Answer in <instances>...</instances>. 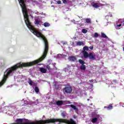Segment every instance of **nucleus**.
Here are the masks:
<instances>
[{"label": "nucleus", "instance_id": "obj_1", "mask_svg": "<svg viewBox=\"0 0 124 124\" xmlns=\"http://www.w3.org/2000/svg\"><path fill=\"white\" fill-rule=\"evenodd\" d=\"M35 64H37V61H33L32 62L22 63H19L7 69L4 73L2 81L0 82L1 87L6 82L9 77L13 75V72L15 71V70H17L18 68H20V67H30V66H33V65H35Z\"/></svg>", "mask_w": 124, "mask_h": 124}, {"label": "nucleus", "instance_id": "obj_2", "mask_svg": "<svg viewBox=\"0 0 124 124\" xmlns=\"http://www.w3.org/2000/svg\"><path fill=\"white\" fill-rule=\"evenodd\" d=\"M32 31L33 33L38 37H41L44 42L45 45L43 55L40 59L35 60V61H37V63H39V62H42V61L46 58V56H47V54H48V51H49V43L48 42V40H47V38H46V37L42 35L40 32L34 29H33Z\"/></svg>", "mask_w": 124, "mask_h": 124}, {"label": "nucleus", "instance_id": "obj_3", "mask_svg": "<svg viewBox=\"0 0 124 124\" xmlns=\"http://www.w3.org/2000/svg\"><path fill=\"white\" fill-rule=\"evenodd\" d=\"M31 1H33L32 0H23V3H20V4L24 15L25 23L28 28L31 27V22H30V18L29 17V14H28L26 3H30Z\"/></svg>", "mask_w": 124, "mask_h": 124}, {"label": "nucleus", "instance_id": "obj_4", "mask_svg": "<svg viewBox=\"0 0 124 124\" xmlns=\"http://www.w3.org/2000/svg\"><path fill=\"white\" fill-rule=\"evenodd\" d=\"M85 59H88L89 58L90 60H92L93 61H95V54H93V53H85V55L84 56Z\"/></svg>", "mask_w": 124, "mask_h": 124}, {"label": "nucleus", "instance_id": "obj_5", "mask_svg": "<svg viewBox=\"0 0 124 124\" xmlns=\"http://www.w3.org/2000/svg\"><path fill=\"white\" fill-rule=\"evenodd\" d=\"M63 92L66 93H72V87L70 86H65L63 89Z\"/></svg>", "mask_w": 124, "mask_h": 124}, {"label": "nucleus", "instance_id": "obj_6", "mask_svg": "<svg viewBox=\"0 0 124 124\" xmlns=\"http://www.w3.org/2000/svg\"><path fill=\"white\" fill-rule=\"evenodd\" d=\"M92 5L94 8H98V7H100V6H102L103 4L100 3L99 1L96 2L93 1L92 3Z\"/></svg>", "mask_w": 124, "mask_h": 124}, {"label": "nucleus", "instance_id": "obj_7", "mask_svg": "<svg viewBox=\"0 0 124 124\" xmlns=\"http://www.w3.org/2000/svg\"><path fill=\"white\" fill-rule=\"evenodd\" d=\"M68 60L70 61V62H75L76 61H77V58L76 57L74 56H69L68 58Z\"/></svg>", "mask_w": 124, "mask_h": 124}, {"label": "nucleus", "instance_id": "obj_8", "mask_svg": "<svg viewBox=\"0 0 124 124\" xmlns=\"http://www.w3.org/2000/svg\"><path fill=\"white\" fill-rule=\"evenodd\" d=\"M86 51H89V47L87 46H85L83 48V50H82V53L83 54V57H84V56H86V54H88V52H87Z\"/></svg>", "mask_w": 124, "mask_h": 124}, {"label": "nucleus", "instance_id": "obj_9", "mask_svg": "<svg viewBox=\"0 0 124 124\" xmlns=\"http://www.w3.org/2000/svg\"><path fill=\"white\" fill-rule=\"evenodd\" d=\"M104 108L107 109V110H112L113 109V104H110L108 107L105 106Z\"/></svg>", "mask_w": 124, "mask_h": 124}, {"label": "nucleus", "instance_id": "obj_10", "mask_svg": "<svg viewBox=\"0 0 124 124\" xmlns=\"http://www.w3.org/2000/svg\"><path fill=\"white\" fill-rule=\"evenodd\" d=\"M70 107H71V108H72L73 109H74V110H75L76 113H77L78 111H79V110L78 109V108L76 107L75 106L73 105H70Z\"/></svg>", "mask_w": 124, "mask_h": 124}, {"label": "nucleus", "instance_id": "obj_11", "mask_svg": "<svg viewBox=\"0 0 124 124\" xmlns=\"http://www.w3.org/2000/svg\"><path fill=\"white\" fill-rule=\"evenodd\" d=\"M63 104V101L62 100H58L56 101V105H58V106H61Z\"/></svg>", "mask_w": 124, "mask_h": 124}, {"label": "nucleus", "instance_id": "obj_12", "mask_svg": "<svg viewBox=\"0 0 124 124\" xmlns=\"http://www.w3.org/2000/svg\"><path fill=\"white\" fill-rule=\"evenodd\" d=\"M40 71L42 73H46V72H47V69H46V68H44L43 67H40Z\"/></svg>", "mask_w": 124, "mask_h": 124}, {"label": "nucleus", "instance_id": "obj_13", "mask_svg": "<svg viewBox=\"0 0 124 124\" xmlns=\"http://www.w3.org/2000/svg\"><path fill=\"white\" fill-rule=\"evenodd\" d=\"M77 46H84V45H85V44H84V42H83L78 41L77 42Z\"/></svg>", "mask_w": 124, "mask_h": 124}, {"label": "nucleus", "instance_id": "obj_14", "mask_svg": "<svg viewBox=\"0 0 124 124\" xmlns=\"http://www.w3.org/2000/svg\"><path fill=\"white\" fill-rule=\"evenodd\" d=\"M40 23H41V20L36 19L34 21L35 25H36L37 26H38V25H40Z\"/></svg>", "mask_w": 124, "mask_h": 124}, {"label": "nucleus", "instance_id": "obj_15", "mask_svg": "<svg viewBox=\"0 0 124 124\" xmlns=\"http://www.w3.org/2000/svg\"><path fill=\"white\" fill-rule=\"evenodd\" d=\"M86 65H85V64H82V65H81V66H80V69H81V70H84V71H85V70H86Z\"/></svg>", "mask_w": 124, "mask_h": 124}, {"label": "nucleus", "instance_id": "obj_16", "mask_svg": "<svg viewBox=\"0 0 124 124\" xmlns=\"http://www.w3.org/2000/svg\"><path fill=\"white\" fill-rule=\"evenodd\" d=\"M78 62L79 63H80L81 65L85 64L86 62H85V61L82 59L78 60Z\"/></svg>", "mask_w": 124, "mask_h": 124}, {"label": "nucleus", "instance_id": "obj_17", "mask_svg": "<svg viewBox=\"0 0 124 124\" xmlns=\"http://www.w3.org/2000/svg\"><path fill=\"white\" fill-rule=\"evenodd\" d=\"M101 37H103V38H108V37L106 36V34L103 32L101 33Z\"/></svg>", "mask_w": 124, "mask_h": 124}, {"label": "nucleus", "instance_id": "obj_18", "mask_svg": "<svg viewBox=\"0 0 124 124\" xmlns=\"http://www.w3.org/2000/svg\"><path fill=\"white\" fill-rule=\"evenodd\" d=\"M97 122V118H94L92 119V122L93 124H95Z\"/></svg>", "mask_w": 124, "mask_h": 124}, {"label": "nucleus", "instance_id": "obj_19", "mask_svg": "<svg viewBox=\"0 0 124 124\" xmlns=\"http://www.w3.org/2000/svg\"><path fill=\"white\" fill-rule=\"evenodd\" d=\"M28 83L30 86H32V83H33V81L31 79V78H29V81Z\"/></svg>", "mask_w": 124, "mask_h": 124}, {"label": "nucleus", "instance_id": "obj_20", "mask_svg": "<svg viewBox=\"0 0 124 124\" xmlns=\"http://www.w3.org/2000/svg\"><path fill=\"white\" fill-rule=\"evenodd\" d=\"M34 91H35V93H39V88H38V87L36 86L35 87Z\"/></svg>", "mask_w": 124, "mask_h": 124}, {"label": "nucleus", "instance_id": "obj_21", "mask_svg": "<svg viewBox=\"0 0 124 124\" xmlns=\"http://www.w3.org/2000/svg\"><path fill=\"white\" fill-rule=\"evenodd\" d=\"M44 27H50V24L49 23H47V22H45L44 24Z\"/></svg>", "mask_w": 124, "mask_h": 124}, {"label": "nucleus", "instance_id": "obj_22", "mask_svg": "<svg viewBox=\"0 0 124 124\" xmlns=\"http://www.w3.org/2000/svg\"><path fill=\"white\" fill-rule=\"evenodd\" d=\"M46 69H47L48 70H51V67H50V66L49 65H47L46 66Z\"/></svg>", "mask_w": 124, "mask_h": 124}, {"label": "nucleus", "instance_id": "obj_23", "mask_svg": "<svg viewBox=\"0 0 124 124\" xmlns=\"http://www.w3.org/2000/svg\"><path fill=\"white\" fill-rule=\"evenodd\" d=\"M61 116L62 117V118H65V117H66V115H65V113H64V112H62V113H61Z\"/></svg>", "mask_w": 124, "mask_h": 124}, {"label": "nucleus", "instance_id": "obj_24", "mask_svg": "<svg viewBox=\"0 0 124 124\" xmlns=\"http://www.w3.org/2000/svg\"><path fill=\"white\" fill-rule=\"evenodd\" d=\"M87 32L88 31H87L86 29H82V32H83V33H87Z\"/></svg>", "mask_w": 124, "mask_h": 124}, {"label": "nucleus", "instance_id": "obj_25", "mask_svg": "<svg viewBox=\"0 0 124 124\" xmlns=\"http://www.w3.org/2000/svg\"><path fill=\"white\" fill-rule=\"evenodd\" d=\"M86 23H91V19H90V18H87V19H86Z\"/></svg>", "mask_w": 124, "mask_h": 124}, {"label": "nucleus", "instance_id": "obj_26", "mask_svg": "<svg viewBox=\"0 0 124 124\" xmlns=\"http://www.w3.org/2000/svg\"><path fill=\"white\" fill-rule=\"evenodd\" d=\"M98 33L97 32H95L94 34V37H98Z\"/></svg>", "mask_w": 124, "mask_h": 124}, {"label": "nucleus", "instance_id": "obj_27", "mask_svg": "<svg viewBox=\"0 0 124 124\" xmlns=\"http://www.w3.org/2000/svg\"><path fill=\"white\" fill-rule=\"evenodd\" d=\"M23 2H24V0H19V4H21V3H23Z\"/></svg>", "mask_w": 124, "mask_h": 124}, {"label": "nucleus", "instance_id": "obj_28", "mask_svg": "<svg viewBox=\"0 0 124 124\" xmlns=\"http://www.w3.org/2000/svg\"><path fill=\"white\" fill-rule=\"evenodd\" d=\"M63 3H64L65 4H66V3H67V1H66V0H63Z\"/></svg>", "mask_w": 124, "mask_h": 124}, {"label": "nucleus", "instance_id": "obj_29", "mask_svg": "<svg viewBox=\"0 0 124 124\" xmlns=\"http://www.w3.org/2000/svg\"><path fill=\"white\" fill-rule=\"evenodd\" d=\"M57 3H58V4H61V3H62V1H61V0H58V1H57Z\"/></svg>", "mask_w": 124, "mask_h": 124}, {"label": "nucleus", "instance_id": "obj_30", "mask_svg": "<svg viewBox=\"0 0 124 124\" xmlns=\"http://www.w3.org/2000/svg\"><path fill=\"white\" fill-rule=\"evenodd\" d=\"M89 49H90V50H93V46H90V47H89Z\"/></svg>", "mask_w": 124, "mask_h": 124}, {"label": "nucleus", "instance_id": "obj_31", "mask_svg": "<svg viewBox=\"0 0 124 124\" xmlns=\"http://www.w3.org/2000/svg\"><path fill=\"white\" fill-rule=\"evenodd\" d=\"M122 26V24H119V25H117V27H118V28H119V27H121Z\"/></svg>", "mask_w": 124, "mask_h": 124}, {"label": "nucleus", "instance_id": "obj_32", "mask_svg": "<svg viewBox=\"0 0 124 124\" xmlns=\"http://www.w3.org/2000/svg\"><path fill=\"white\" fill-rule=\"evenodd\" d=\"M73 118H74V119H76V118H77V116H76V115H73Z\"/></svg>", "mask_w": 124, "mask_h": 124}, {"label": "nucleus", "instance_id": "obj_33", "mask_svg": "<svg viewBox=\"0 0 124 124\" xmlns=\"http://www.w3.org/2000/svg\"><path fill=\"white\" fill-rule=\"evenodd\" d=\"M89 82H90V83H93V79H92V80H90Z\"/></svg>", "mask_w": 124, "mask_h": 124}, {"label": "nucleus", "instance_id": "obj_34", "mask_svg": "<svg viewBox=\"0 0 124 124\" xmlns=\"http://www.w3.org/2000/svg\"><path fill=\"white\" fill-rule=\"evenodd\" d=\"M108 16H110V17H112V15H110V16L108 15Z\"/></svg>", "mask_w": 124, "mask_h": 124}, {"label": "nucleus", "instance_id": "obj_35", "mask_svg": "<svg viewBox=\"0 0 124 124\" xmlns=\"http://www.w3.org/2000/svg\"><path fill=\"white\" fill-rule=\"evenodd\" d=\"M38 65H41V64H38Z\"/></svg>", "mask_w": 124, "mask_h": 124}, {"label": "nucleus", "instance_id": "obj_36", "mask_svg": "<svg viewBox=\"0 0 124 124\" xmlns=\"http://www.w3.org/2000/svg\"><path fill=\"white\" fill-rule=\"evenodd\" d=\"M0 87H1V84H0Z\"/></svg>", "mask_w": 124, "mask_h": 124}, {"label": "nucleus", "instance_id": "obj_37", "mask_svg": "<svg viewBox=\"0 0 124 124\" xmlns=\"http://www.w3.org/2000/svg\"><path fill=\"white\" fill-rule=\"evenodd\" d=\"M36 101H38V99H37V100H36Z\"/></svg>", "mask_w": 124, "mask_h": 124}]
</instances>
